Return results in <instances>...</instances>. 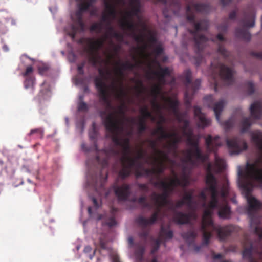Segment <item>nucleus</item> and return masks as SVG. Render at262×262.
<instances>
[{"instance_id":"1","label":"nucleus","mask_w":262,"mask_h":262,"mask_svg":"<svg viewBox=\"0 0 262 262\" xmlns=\"http://www.w3.org/2000/svg\"><path fill=\"white\" fill-rule=\"evenodd\" d=\"M199 13H206L210 10V5L205 3H195L192 1L189 2L186 7V19L191 24L193 29H188V31L193 37L194 42V47L196 56L195 58V64L198 66L203 60L202 52L205 43L208 40L207 37L203 35L200 34L199 32L206 31L208 28L207 21L202 19L199 21H195V15L192 12V9Z\"/></svg>"},{"instance_id":"2","label":"nucleus","mask_w":262,"mask_h":262,"mask_svg":"<svg viewBox=\"0 0 262 262\" xmlns=\"http://www.w3.org/2000/svg\"><path fill=\"white\" fill-rule=\"evenodd\" d=\"M248 207L247 213L250 219V226L258 236L259 242L256 246L250 243L249 247H245L242 255L248 262H262V227L259 226L260 217L258 212L262 209V203L253 196L247 197Z\"/></svg>"},{"instance_id":"3","label":"nucleus","mask_w":262,"mask_h":262,"mask_svg":"<svg viewBox=\"0 0 262 262\" xmlns=\"http://www.w3.org/2000/svg\"><path fill=\"white\" fill-rule=\"evenodd\" d=\"M220 204L210 201L207 205L205 203L203 207L205 208L203 212L201 225V230L203 232V242L200 246L194 244V250L195 252L200 251L202 247L207 245L212 236V231L215 232L218 238L220 241H225L233 232L234 228L231 225L221 226L215 224L212 219L213 211L214 209L219 208Z\"/></svg>"},{"instance_id":"4","label":"nucleus","mask_w":262,"mask_h":262,"mask_svg":"<svg viewBox=\"0 0 262 262\" xmlns=\"http://www.w3.org/2000/svg\"><path fill=\"white\" fill-rule=\"evenodd\" d=\"M104 126L106 130L111 134V137L114 145L105 148L103 151L106 157L103 161V167L108 164V159L111 157L117 158L119 155L118 146L121 147L123 150V155H129L130 152V140L128 138L122 139L119 135L122 130L123 127L118 124V121L114 117L113 114L108 115L104 121Z\"/></svg>"},{"instance_id":"5","label":"nucleus","mask_w":262,"mask_h":262,"mask_svg":"<svg viewBox=\"0 0 262 262\" xmlns=\"http://www.w3.org/2000/svg\"><path fill=\"white\" fill-rule=\"evenodd\" d=\"M251 140L259 151L258 157L252 163H247V176L251 180L262 184V132L251 134Z\"/></svg>"},{"instance_id":"6","label":"nucleus","mask_w":262,"mask_h":262,"mask_svg":"<svg viewBox=\"0 0 262 262\" xmlns=\"http://www.w3.org/2000/svg\"><path fill=\"white\" fill-rule=\"evenodd\" d=\"M163 190L162 193L153 192L151 194V199L155 205L154 211L149 218L139 216L137 222L140 225L145 227L155 224L158 220L162 208L170 204V201L168 198L171 194L166 189Z\"/></svg>"},{"instance_id":"7","label":"nucleus","mask_w":262,"mask_h":262,"mask_svg":"<svg viewBox=\"0 0 262 262\" xmlns=\"http://www.w3.org/2000/svg\"><path fill=\"white\" fill-rule=\"evenodd\" d=\"M184 134L187 137V144L190 145L192 149L183 151V152L186 154V157L184 161L195 164L196 160L199 161L202 163L207 161L209 159V155L208 154H204L202 152L199 146V141L193 138L192 132L191 130H189L188 132H184Z\"/></svg>"},{"instance_id":"8","label":"nucleus","mask_w":262,"mask_h":262,"mask_svg":"<svg viewBox=\"0 0 262 262\" xmlns=\"http://www.w3.org/2000/svg\"><path fill=\"white\" fill-rule=\"evenodd\" d=\"M99 74L100 77L97 76L94 79V83L99 93L100 101L103 103L107 108L112 109L111 102L110 99V93L105 80L112 76V73L110 70L99 68Z\"/></svg>"},{"instance_id":"9","label":"nucleus","mask_w":262,"mask_h":262,"mask_svg":"<svg viewBox=\"0 0 262 262\" xmlns=\"http://www.w3.org/2000/svg\"><path fill=\"white\" fill-rule=\"evenodd\" d=\"M116 31L114 28L111 26V24H109V25H107V33L104 38L97 39H89V60L90 62H91L93 66L95 67L98 64L100 63L101 58L99 54V51L104 46L107 36H110L112 37L114 32H116Z\"/></svg>"},{"instance_id":"10","label":"nucleus","mask_w":262,"mask_h":262,"mask_svg":"<svg viewBox=\"0 0 262 262\" xmlns=\"http://www.w3.org/2000/svg\"><path fill=\"white\" fill-rule=\"evenodd\" d=\"M96 0H87L78 6V9L75 13V18L73 19L74 23L71 25V31L68 33L72 39L75 38L78 31L84 30L85 24L83 20V15L84 12L88 11L92 7Z\"/></svg>"},{"instance_id":"11","label":"nucleus","mask_w":262,"mask_h":262,"mask_svg":"<svg viewBox=\"0 0 262 262\" xmlns=\"http://www.w3.org/2000/svg\"><path fill=\"white\" fill-rule=\"evenodd\" d=\"M211 65L213 69L212 77L213 80L214 89L215 92L217 91L219 88V83L216 80L217 71L219 72L218 75L227 84L231 85L234 83V71L232 68L221 62H218L215 67H214L213 63Z\"/></svg>"},{"instance_id":"12","label":"nucleus","mask_w":262,"mask_h":262,"mask_svg":"<svg viewBox=\"0 0 262 262\" xmlns=\"http://www.w3.org/2000/svg\"><path fill=\"white\" fill-rule=\"evenodd\" d=\"M186 201L182 199L177 201L175 204L170 203L169 209L173 212V221L178 225H185L189 223L192 217V213H184L176 210L186 205Z\"/></svg>"},{"instance_id":"13","label":"nucleus","mask_w":262,"mask_h":262,"mask_svg":"<svg viewBox=\"0 0 262 262\" xmlns=\"http://www.w3.org/2000/svg\"><path fill=\"white\" fill-rule=\"evenodd\" d=\"M192 74L189 69H187L184 73L185 83L186 91L185 97L187 99V103H190V100L191 99L193 95L199 89L201 84V80L199 79H196L193 82H191Z\"/></svg>"},{"instance_id":"14","label":"nucleus","mask_w":262,"mask_h":262,"mask_svg":"<svg viewBox=\"0 0 262 262\" xmlns=\"http://www.w3.org/2000/svg\"><path fill=\"white\" fill-rule=\"evenodd\" d=\"M226 143L230 155H238L248 148L245 140L238 136L227 139Z\"/></svg>"},{"instance_id":"15","label":"nucleus","mask_w":262,"mask_h":262,"mask_svg":"<svg viewBox=\"0 0 262 262\" xmlns=\"http://www.w3.org/2000/svg\"><path fill=\"white\" fill-rule=\"evenodd\" d=\"M121 27L124 30L130 31L131 35L134 39L138 43H145V35L143 33L137 34L135 30L136 26L132 20L123 18L120 21Z\"/></svg>"},{"instance_id":"16","label":"nucleus","mask_w":262,"mask_h":262,"mask_svg":"<svg viewBox=\"0 0 262 262\" xmlns=\"http://www.w3.org/2000/svg\"><path fill=\"white\" fill-rule=\"evenodd\" d=\"M254 19L253 17L250 18L245 17L242 20L241 24L243 26L242 28H237L235 30V35L237 37L244 40L249 41L251 39V34L245 27H253L254 26Z\"/></svg>"},{"instance_id":"17","label":"nucleus","mask_w":262,"mask_h":262,"mask_svg":"<svg viewBox=\"0 0 262 262\" xmlns=\"http://www.w3.org/2000/svg\"><path fill=\"white\" fill-rule=\"evenodd\" d=\"M114 193L119 201H124L128 199L131 194V185L123 183L121 185L117 184L113 186Z\"/></svg>"},{"instance_id":"18","label":"nucleus","mask_w":262,"mask_h":262,"mask_svg":"<svg viewBox=\"0 0 262 262\" xmlns=\"http://www.w3.org/2000/svg\"><path fill=\"white\" fill-rule=\"evenodd\" d=\"M204 100L208 102V107L213 109L216 119L219 122H221L220 115L224 107L225 102L224 100H221L219 102L213 103L212 95L206 96Z\"/></svg>"},{"instance_id":"19","label":"nucleus","mask_w":262,"mask_h":262,"mask_svg":"<svg viewBox=\"0 0 262 262\" xmlns=\"http://www.w3.org/2000/svg\"><path fill=\"white\" fill-rule=\"evenodd\" d=\"M124 107H125V104L124 102H122V104L119 106L117 110L115 111L114 112L110 113L107 115V112L106 111H101L100 112V116L103 119V123L104 125V121L106 117L110 115L111 114H113L114 117L116 118V119L118 121V124L121 126L122 127V121L118 118V116H122L123 117H124L125 115V111H124Z\"/></svg>"},{"instance_id":"20","label":"nucleus","mask_w":262,"mask_h":262,"mask_svg":"<svg viewBox=\"0 0 262 262\" xmlns=\"http://www.w3.org/2000/svg\"><path fill=\"white\" fill-rule=\"evenodd\" d=\"M194 114L197 119V124L199 128H204L210 124V120L207 119L202 113L201 108L198 106H194Z\"/></svg>"},{"instance_id":"21","label":"nucleus","mask_w":262,"mask_h":262,"mask_svg":"<svg viewBox=\"0 0 262 262\" xmlns=\"http://www.w3.org/2000/svg\"><path fill=\"white\" fill-rule=\"evenodd\" d=\"M220 137L217 136L213 139L211 135H208L205 139V143L208 151L209 152H215L219 147L221 145L219 141Z\"/></svg>"},{"instance_id":"22","label":"nucleus","mask_w":262,"mask_h":262,"mask_svg":"<svg viewBox=\"0 0 262 262\" xmlns=\"http://www.w3.org/2000/svg\"><path fill=\"white\" fill-rule=\"evenodd\" d=\"M171 151L168 150L167 152L159 150H157V153L155 156L152 157L154 159V162L155 164L157 162H163L165 164L166 162H170L172 164L174 163V161L170 159L169 154Z\"/></svg>"},{"instance_id":"23","label":"nucleus","mask_w":262,"mask_h":262,"mask_svg":"<svg viewBox=\"0 0 262 262\" xmlns=\"http://www.w3.org/2000/svg\"><path fill=\"white\" fill-rule=\"evenodd\" d=\"M116 83L115 82H112V87L115 92V98L121 102H124V98L127 95V93L124 88L123 82L121 81L120 83H118L119 85L118 87L117 86Z\"/></svg>"},{"instance_id":"24","label":"nucleus","mask_w":262,"mask_h":262,"mask_svg":"<svg viewBox=\"0 0 262 262\" xmlns=\"http://www.w3.org/2000/svg\"><path fill=\"white\" fill-rule=\"evenodd\" d=\"M122 163L129 168L132 170V168L134 167H141V164L135 158H133L129 155H123L121 158Z\"/></svg>"},{"instance_id":"25","label":"nucleus","mask_w":262,"mask_h":262,"mask_svg":"<svg viewBox=\"0 0 262 262\" xmlns=\"http://www.w3.org/2000/svg\"><path fill=\"white\" fill-rule=\"evenodd\" d=\"M218 216L223 219H228L231 215V208L227 202L220 204L218 208Z\"/></svg>"},{"instance_id":"26","label":"nucleus","mask_w":262,"mask_h":262,"mask_svg":"<svg viewBox=\"0 0 262 262\" xmlns=\"http://www.w3.org/2000/svg\"><path fill=\"white\" fill-rule=\"evenodd\" d=\"M217 182H213L212 183H207L208 186L207 190L211 192V200L213 202L219 204V200L218 195L219 194V191L217 189Z\"/></svg>"},{"instance_id":"27","label":"nucleus","mask_w":262,"mask_h":262,"mask_svg":"<svg viewBox=\"0 0 262 262\" xmlns=\"http://www.w3.org/2000/svg\"><path fill=\"white\" fill-rule=\"evenodd\" d=\"M250 114L252 118L255 119L260 118L262 114V106L260 103L255 102L251 105Z\"/></svg>"},{"instance_id":"28","label":"nucleus","mask_w":262,"mask_h":262,"mask_svg":"<svg viewBox=\"0 0 262 262\" xmlns=\"http://www.w3.org/2000/svg\"><path fill=\"white\" fill-rule=\"evenodd\" d=\"M107 177L108 174L107 173H106L105 176V179L103 180V175L102 172H101L99 173L98 176H93L91 177L88 176V179L90 183L95 187H96L98 183H99L100 186L102 187L103 182L107 180Z\"/></svg>"},{"instance_id":"29","label":"nucleus","mask_w":262,"mask_h":262,"mask_svg":"<svg viewBox=\"0 0 262 262\" xmlns=\"http://www.w3.org/2000/svg\"><path fill=\"white\" fill-rule=\"evenodd\" d=\"M135 255L136 260L138 262H143L144 260L143 255L145 251V247L140 243H137L135 244Z\"/></svg>"},{"instance_id":"30","label":"nucleus","mask_w":262,"mask_h":262,"mask_svg":"<svg viewBox=\"0 0 262 262\" xmlns=\"http://www.w3.org/2000/svg\"><path fill=\"white\" fill-rule=\"evenodd\" d=\"M154 185L156 187H159L162 189H166L170 194H171L174 191L176 187L163 180H160L154 182Z\"/></svg>"},{"instance_id":"31","label":"nucleus","mask_w":262,"mask_h":262,"mask_svg":"<svg viewBox=\"0 0 262 262\" xmlns=\"http://www.w3.org/2000/svg\"><path fill=\"white\" fill-rule=\"evenodd\" d=\"M207 173L206 176V184L217 182V180L212 173L213 166L211 163H208L206 167Z\"/></svg>"},{"instance_id":"32","label":"nucleus","mask_w":262,"mask_h":262,"mask_svg":"<svg viewBox=\"0 0 262 262\" xmlns=\"http://www.w3.org/2000/svg\"><path fill=\"white\" fill-rule=\"evenodd\" d=\"M194 190L191 189L189 192H186L183 196L182 200L186 201V205L188 208L191 209L194 203L193 200Z\"/></svg>"},{"instance_id":"33","label":"nucleus","mask_w":262,"mask_h":262,"mask_svg":"<svg viewBox=\"0 0 262 262\" xmlns=\"http://www.w3.org/2000/svg\"><path fill=\"white\" fill-rule=\"evenodd\" d=\"M196 236L197 234L194 230H190L188 232H184L182 234L183 238L189 245L194 242Z\"/></svg>"},{"instance_id":"34","label":"nucleus","mask_w":262,"mask_h":262,"mask_svg":"<svg viewBox=\"0 0 262 262\" xmlns=\"http://www.w3.org/2000/svg\"><path fill=\"white\" fill-rule=\"evenodd\" d=\"M181 138H176L172 139L164 146V147L167 149V150L172 151L176 153L178 148V144L181 141Z\"/></svg>"},{"instance_id":"35","label":"nucleus","mask_w":262,"mask_h":262,"mask_svg":"<svg viewBox=\"0 0 262 262\" xmlns=\"http://www.w3.org/2000/svg\"><path fill=\"white\" fill-rule=\"evenodd\" d=\"M132 201L137 202L143 209L147 208L150 210L152 208L151 205L147 202L146 197L144 195L139 197L138 199H133Z\"/></svg>"},{"instance_id":"36","label":"nucleus","mask_w":262,"mask_h":262,"mask_svg":"<svg viewBox=\"0 0 262 262\" xmlns=\"http://www.w3.org/2000/svg\"><path fill=\"white\" fill-rule=\"evenodd\" d=\"M152 159V160L151 163V164L154 166H156V167L153 168L154 174L160 175L162 174L166 169V164H163L162 162H157L155 164L154 162V159Z\"/></svg>"},{"instance_id":"37","label":"nucleus","mask_w":262,"mask_h":262,"mask_svg":"<svg viewBox=\"0 0 262 262\" xmlns=\"http://www.w3.org/2000/svg\"><path fill=\"white\" fill-rule=\"evenodd\" d=\"M173 233L172 230H168L163 226L161 227L159 238H161L162 241L163 238L170 239L173 237Z\"/></svg>"},{"instance_id":"38","label":"nucleus","mask_w":262,"mask_h":262,"mask_svg":"<svg viewBox=\"0 0 262 262\" xmlns=\"http://www.w3.org/2000/svg\"><path fill=\"white\" fill-rule=\"evenodd\" d=\"M251 124L252 123L250 117L243 118L240 122L241 132L244 133L247 132Z\"/></svg>"},{"instance_id":"39","label":"nucleus","mask_w":262,"mask_h":262,"mask_svg":"<svg viewBox=\"0 0 262 262\" xmlns=\"http://www.w3.org/2000/svg\"><path fill=\"white\" fill-rule=\"evenodd\" d=\"M151 249L150 251V253L152 255L155 254V253L159 249L160 245L163 243L164 245H165V243L164 241H163L161 238L154 239L151 238Z\"/></svg>"},{"instance_id":"40","label":"nucleus","mask_w":262,"mask_h":262,"mask_svg":"<svg viewBox=\"0 0 262 262\" xmlns=\"http://www.w3.org/2000/svg\"><path fill=\"white\" fill-rule=\"evenodd\" d=\"M131 174V170L122 164V168L118 172V176L122 180H125Z\"/></svg>"},{"instance_id":"41","label":"nucleus","mask_w":262,"mask_h":262,"mask_svg":"<svg viewBox=\"0 0 262 262\" xmlns=\"http://www.w3.org/2000/svg\"><path fill=\"white\" fill-rule=\"evenodd\" d=\"M152 73L156 76L166 77L170 75V72L168 67L162 68L159 66L158 71H152Z\"/></svg>"},{"instance_id":"42","label":"nucleus","mask_w":262,"mask_h":262,"mask_svg":"<svg viewBox=\"0 0 262 262\" xmlns=\"http://www.w3.org/2000/svg\"><path fill=\"white\" fill-rule=\"evenodd\" d=\"M28 135L33 136L34 138L42 139L43 137V130L42 128L33 129L31 130Z\"/></svg>"},{"instance_id":"43","label":"nucleus","mask_w":262,"mask_h":262,"mask_svg":"<svg viewBox=\"0 0 262 262\" xmlns=\"http://www.w3.org/2000/svg\"><path fill=\"white\" fill-rule=\"evenodd\" d=\"M168 102L169 104V106L170 109L173 112L174 114L177 115L179 113L178 111V105L179 102L177 100H172L171 99H169L168 100Z\"/></svg>"},{"instance_id":"44","label":"nucleus","mask_w":262,"mask_h":262,"mask_svg":"<svg viewBox=\"0 0 262 262\" xmlns=\"http://www.w3.org/2000/svg\"><path fill=\"white\" fill-rule=\"evenodd\" d=\"M117 211V209L113 208L112 209L111 216L109 217L105 222V224L110 227H113L116 225L117 222L115 220V212Z\"/></svg>"},{"instance_id":"45","label":"nucleus","mask_w":262,"mask_h":262,"mask_svg":"<svg viewBox=\"0 0 262 262\" xmlns=\"http://www.w3.org/2000/svg\"><path fill=\"white\" fill-rule=\"evenodd\" d=\"M158 125L159 126L157 127V128L152 132V135H159V139H165V138L163 137L165 134H166L167 132L165 130L163 126L162 125Z\"/></svg>"},{"instance_id":"46","label":"nucleus","mask_w":262,"mask_h":262,"mask_svg":"<svg viewBox=\"0 0 262 262\" xmlns=\"http://www.w3.org/2000/svg\"><path fill=\"white\" fill-rule=\"evenodd\" d=\"M25 79L24 82V85L25 89L33 88L35 84V79L34 76H28L25 77Z\"/></svg>"},{"instance_id":"47","label":"nucleus","mask_w":262,"mask_h":262,"mask_svg":"<svg viewBox=\"0 0 262 262\" xmlns=\"http://www.w3.org/2000/svg\"><path fill=\"white\" fill-rule=\"evenodd\" d=\"M124 70L121 67L116 68L115 70V73L117 76V78L115 80H114L113 82H115L116 83H120L121 81L123 82L124 77Z\"/></svg>"},{"instance_id":"48","label":"nucleus","mask_w":262,"mask_h":262,"mask_svg":"<svg viewBox=\"0 0 262 262\" xmlns=\"http://www.w3.org/2000/svg\"><path fill=\"white\" fill-rule=\"evenodd\" d=\"M140 112L143 116V118L145 119L146 118H148L151 119L152 121L155 120V117L152 115V113L148 110V107L145 106L143 108L140 110Z\"/></svg>"},{"instance_id":"49","label":"nucleus","mask_w":262,"mask_h":262,"mask_svg":"<svg viewBox=\"0 0 262 262\" xmlns=\"http://www.w3.org/2000/svg\"><path fill=\"white\" fill-rule=\"evenodd\" d=\"M184 167L183 169V175L182 177V179L181 180V184H180V186L182 187L185 188L188 186L190 184L189 177L186 174L185 172Z\"/></svg>"},{"instance_id":"50","label":"nucleus","mask_w":262,"mask_h":262,"mask_svg":"<svg viewBox=\"0 0 262 262\" xmlns=\"http://www.w3.org/2000/svg\"><path fill=\"white\" fill-rule=\"evenodd\" d=\"M102 29V24L101 23H94L90 27V30L91 32H96L97 33L101 32Z\"/></svg>"},{"instance_id":"51","label":"nucleus","mask_w":262,"mask_h":262,"mask_svg":"<svg viewBox=\"0 0 262 262\" xmlns=\"http://www.w3.org/2000/svg\"><path fill=\"white\" fill-rule=\"evenodd\" d=\"M147 129L145 120L144 118H141L138 123V132L139 134H142L145 132Z\"/></svg>"},{"instance_id":"52","label":"nucleus","mask_w":262,"mask_h":262,"mask_svg":"<svg viewBox=\"0 0 262 262\" xmlns=\"http://www.w3.org/2000/svg\"><path fill=\"white\" fill-rule=\"evenodd\" d=\"M217 52L222 55L224 58L228 57L230 55L229 52L225 48L223 45L220 43L218 46Z\"/></svg>"},{"instance_id":"53","label":"nucleus","mask_w":262,"mask_h":262,"mask_svg":"<svg viewBox=\"0 0 262 262\" xmlns=\"http://www.w3.org/2000/svg\"><path fill=\"white\" fill-rule=\"evenodd\" d=\"M139 217H138L137 219H136V222L140 226V225L137 222V219L139 218ZM151 225H150V226H151ZM141 227H142L143 228H145L147 227H148V226H141ZM148 226H149V225H148ZM148 235H149V231H148L147 230L145 229H143L142 230V231L139 233V235L140 236V237H141V238H142L143 239H144V241H146V239H147V237L148 236Z\"/></svg>"},{"instance_id":"54","label":"nucleus","mask_w":262,"mask_h":262,"mask_svg":"<svg viewBox=\"0 0 262 262\" xmlns=\"http://www.w3.org/2000/svg\"><path fill=\"white\" fill-rule=\"evenodd\" d=\"M136 67V64L126 61L121 63V67L124 70H132Z\"/></svg>"},{"instance_id":"55","label":"nucleus","mask_w":262,"mask_h":262,"mask_svg":"<svg viewBox=\"0 0 262 262\" xmlns=\"http://www.w3.org/2000/svg\"><path fill=\"white\" fill-rule=\"evenodd\" d=\"M147 141L149 143V147L152 149L156 155L157 153V150H160L157 148V141L151 139H148Z\"/></svg>"},{"instance_id":"56","label":"nucleus","mask_w":262,"mask_h":262,"mask_svg":"<svg viewBox=\"0 0 262 262\" xmlns=\"http://www.w3.org/2000/svg\"><path fill=\"white\" fill-rule=\"evenodd\" d=\"M225 129L228 130L231 128L234 125V122L232 119H229L222 123Z\"/></svg>"},{"instance_id":"57","label":"nucleus","mask_w":262,"mask_h":262,"mask_svg":"<svg viewBox=\"0 0 262 262\" xmlns=\"http://www.w3.org/2000/svg\"><path fill=\"white\" fill-rule=\"evenodd\" d=\"M172 172L174 176V177L173 179L170 180L169 183L174 187H177V186H180V184H181V180L177 176V175L173 171Z\"/></svg>"},{"instance_id":"58","label":"nucleus","mask_w":262,"mask_h":262,"mask_svg":"<svg viewBox=\"0 0 262 262\" xmlns=\"http://www.w3.org/2000/svg\"><path fill=\"white\" fill-rule=\"evenodd\" d=\"M131 11L134 16L137 17L140 19L139 13H140V6H132Z\"/></svg>"},{"instance_id":"59","label":"nucleus","mask_w":262,"mask_h":262,"mask_svg":"<svg viewBox=\"0 0 262 262\" xmlns=\"http://www.w3.org/2000/svg\"><path fill=\"white\" fill-rule=\"evenodd\" d=\"M161 92V87L159 85H155L151 90V93L156 98Z\"/></svg>"},{"instance_id":"60","label":"nucleus","mask_w":262,"mask_h":262,"mask_svg":"<svg viewBox=\"0 0 262 262\" xmlns=\"http://www.w3.org/2000/svg\"><path fill=\"white\" fill-rule=\"evenodd\" d=\"M81 101L78 104V110L79 111H86L88 110V105L86 103L82 101L83 98L80 97Z\"/></svg>"},{"instance_id":"61","label":"nucleus","mask_w":262,"mask_h":262,"mask_svg":"<svg viewBox=\"0 0 262 262\" xmlns=\"http://www.w3.org/2000/svg\"><path fill=\"white\" fill-rule=\"evenodd\" d=\"M163 137L165 138V139H170L171 140H172V139H175L176 138H181V137H180L178 135V133L176 132L167 133L166 134H165Z\"/></svg>"},{"instance_id":"62","label":"nucleus","mask_w":262,"mask_h":262,"mask_svg":"<svg viewBox=\"0 0 262 262\" xmlns=\"http://www.w3.org/2000/svg\"><path fill=\"white\" fill-rule=\"evenodd\" d=\"M247 91L249 95L254 93L255 88L254 84L252 82L249 81L247 83Z\"/></svg>"},{"instance_id":"63","label":"nucleus","mask_w":262,"mask_h":262,"mask_svg":"<svg viewBox=\"0 0 262 262\" xmlns=\"http://www.w3.org/2000/svg\"><path fill=\"white\" fill-rule=\"evenodd\" d=\"M104 6L105 7V10L107 13L111 10L113 9L115 7V6L112 3L111 1L110 0H104Z\"/></svg>"},{"instance_id":"64","label":"nucleus","mask_w":262,"mask_h":262,"mask_svg":"<svg viewBox=\"0 0 262 262\" xmlns=\"http://www.w3.org/2000/svg\"><path fill=\"white\" fill-rule=\"evenodd\" d=\"M33 69L32 66H28L27 67L26 71L22 73L24 77H27L28 76H32L31 74L33 72Z\"/></svg>"}]
</instances>
